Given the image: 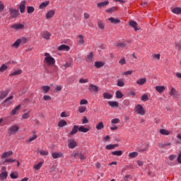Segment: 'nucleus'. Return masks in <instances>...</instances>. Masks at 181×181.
<instances>
[{"label": "nucleus", "mask_w": 181, "mask_h": 181, "mask_svg": "<svg viewBox=\"0 0 181 181\" xmlns=\"http://www.w3.org/2000/svg\"><path fill=\"white\" fill-rule=\"evenodd\" d=\"M44 56L45 57L44 62H45L48 66H53V64L56 63L54 58H53L49 53L45 52Z\"/></svg>", "instance_id": "1"}, {"label": "nucleus", "mask_w": 181, "mask_h": 181, "mask_svg": "<svg viewBox=\"0 0 181 181\" xmlns=\"http://www.w3.org/2000/svg\"><path fill=\"white\" fill-rule=\"evenodd\" d=\"M135 111L136 114H139V115H145L146 112L145 111V109H144V107L142 106V105H139V104L135 106Z\"/></svg>", "instance_id": "2"}, {"label": "nucleus", "mask_w": 181, "mask_h": 181, "mask_svg": "<svg viewBox=\"0 0 181 181\" xmlns=\"http://www.w3.org/2000/svg\"><path fill=\"white\" fill-rule=\"evenodd\" d=\"M10 18L11 19H15V18H18L19 16V10H16L13 8H9Z\"/></svg>", "instance_id": "3"}, {"label": "nucleus", "mask_w": 181, "mask_h": 181, "mask_svg": "<svg viewBox=\"0 0 181 181\" xmlns=\"http://www.w3.org/2000/svg\"><path fill=\"white\" fill-rule=\"evenodd\" d=\"M21 129V127L18 125H13L8 128L9 135H15Z\"/></svg>", "instance_id": "4"}, {"label": "nucleus", "mask_w": 181, "mask_h": 181, "mask_svg": "<svg viewBox=\"0 0 181 181\" xmlns=\"http://www.w3.org/2000/svg\"><path fill=\"white\" fill-rule=\"evenodd\" d=\"M76 146H77V142L76 141V140H74V139H69L68 148H69V149H74Z\"/></svg>", "instance_id": "5"}, {"label": "nucleus", "mask_w": 181, "mask_h": 181, "mask_svg": "<svg viewBox=\"0 0 181 181\" xmlns=\"http://www.w3.org/2000/svg\"><path fill=\"white\" fill-rule=\"evenodd\" d=\"M11 28L15 30H22V29H25V25L22 23H15L11 26Z\"/></svg>", "instance_id": "6"}, {"label": "nucleus", "mask_w": 181, "mask_h": 181, "mask_svg": "<svg viewBox=\"0 0 181 181\" xmlns=\"http://www.w3.org/2000/svg\"><path fill=\"white\" fill-rule=\"evenodd\" d=\"M13 99V95H11L8 98H7L6 100H4L2 103V105L4 107H6V105H10V104H12V100Z\"/></svg>", "instance_id": "7"}, {"label": "nucleus", "mask_w": 181, "mask_h": 181, "mask_svg": "<svg viewBox=\"0 0 181 181\" xmlns=\"http://www.w3.org/2000/svg\"><path fill=\"white\" fill-rule=\"evenodd\" d=\"M18 8L20 9L21 13H25V9H26V1H21L18 6Z\"/></svg>", "instance_id": "8"}, {"label": "nucleus", "mask_w": 181, "mask_h": 181, "mask_svg": "<svg viewBox=\"0 0 181 181\" xmlns=\"http://www.w3.org/2000/svg\"><path fill=\"white\" fill-rule=\"evenodd\" d=\"M107 5H110V1L106 0L103 2H100L97 4V8L102 9V8H105Z\"/></svg>", "instance_id": "9"}, {"label": "nucleus", "mask_w": 181, "mask_h": 181, "mask_svg": "<svg viewBox=\"0 0 181 181\" xmlns=\"http://www.w3.org/2000/svg\"><path fill=\"white\" fill-rule=\"evenodd\" d=\"M88 90L90 93H98V86L94 84H90L88 87Z\"/></svg>", "instance_id": "10"}, {"label": "nucleus", "mask_w": 181, "mask_h": 181, "mask_svg": "<svg viewBox=\"0 0 181 181\" xmlns=\"http://www.w3.org/2000/svg\"><path fill=\"white\" fill-rule=\"evenodd\" d=\"M59 52H69L70 50V47L66 45H62L58 47Z\"/></svg>", "instance_id": "11"}, {"label": "nucleus", "mask_w": 181, "mask_h": 181, "mask_svg": "<svg viewBox=\"0 0 181 181\" xmlns=\"http://www.w3.org/2000/svg\"><path fill=\"white\" fill-rule=\"evenodd\" d=\"M129 25L132 28H134L135 32H137V30H139V28H138V23L134 21H130Z\"/></svg>", "instance_id": "12"}, {"label": "nucleus", "mask_w": 181, "mask_h": 181, "mask_svg": "<svg viewBox=\"0 0 181 181\" xmlns=\"http://www.w3.org/2000/svg\"><path fill=\"white\" fill-rule=\"evenodd\" d=\"M54 13H56L54 10H50L46 13L45 17L47 19H52L54 16Z\"/></svg>", "instance_id": "13"}, {"label": "nucleus", "mask_w": 181, "mask_h": 181, "mask_svg": "<svg viewBox=\"0 0 181 181\" xmlns=\"http://www.w3.org/2000/svg\"><path fill=\"white\" fill-rule=\"evenodd\" d=\"M108 21H110V23H114L115 25H117V23H121V20L118 18L111 17L108 18Z\"/></svg>", "instance_id": "14"}, {"label": "nucleus", "mask_w": 181, "mask_h": 181, "mask_svg": "<svg viewBox=\"0 0 181 181\" xmlns=\"http://www.w3.org/2000/svg\"><path fill=\"white\" fill-rule=\"evenodd\" d=\"M53 159H59V158H63V153L62 152H55L52 153Z\"/></svg>", "instance_id": "15"}, {"label": "nucleus", "mask_w": 181, "mask_h": 181, "mask_svg": "<svg viewBox=\"0 0 181 181\" xmlns=\"http://www.w3.org/2000/svg\"><path fill=\"white\" fill-rule=\"evenodd\" d=\"M9 94V90H6L0 92V100H4Z\"/></svg>", "instance_id": "16"}, {"label": "nucleus", "mask_w": 181, "mask_h": 181, "mask_svg": "<svg viewBox=\"0 0 181 181\" xmlns=\"http://www.w3.org/2000/svg\"><path fill=\"white\" fill-rule=\"evenodd\" d=\"M77 132H78V126L74 125V127L72 128L69 135H71V136H73V135H76V134H77Z\"/></svg>", "instance_id": "17"}, {"label": "nucleus", "mask_w": 181, "mask_h": 181, "mask_svg": "<svg viewBox=\"0 0 181 181\" xmlns=\"http://www.w3.org/2000/svg\"><path fill=\"white\" fill-rule=\"evenodd\" d=\"M8 177V172L6 171H2L1 173H0V180H6V178Z\"/></svg>", "instance_id": "18"}, {"label": "nucleus", "mask_w": 181, "mask_h": 181, "mask_svg": "<svg viewBox=\"0 0 181 181\" xmlns=\"http://www.w3.org/2000/svg\"><path fill=\"white\" fill-rule=\"evenodd\" d=\"M21 105H18L16 106L14 109L11 110V115H16L18 114V112L21 110Z\"/></svg>", "instance_id": "19"}, {"label": "nucleus", "mask_w": 181, "mask_h": 181, "mask_svg": "<svg viewBox=\"0 0 181 181\" xmlns=\"http://www.w3.org/2000/svg\"><path fill=\"white\" fill-rule=\"evenodd\" d=\"M107 104L112 108H117L119 105V103L117 101H109Z\"/></svg>", "instance_id": "20"}, {"label": "nucleus", "mask_w": 181, "mask_h": 181, "mask_svg": "<svg viewBox=\"0 0 181 181\" xmlns=\"http://www.w3.org/2000/svg\"><path fill=\"white\" fill-rule=\"evenodd\" d=\"M50 36H52V34L47 31H45L42 35L43 39H46V40H49V39H50Z\"/></svg>", "instance_id": "21"}, {"label": "nucleus", "mask_w": 181, "mask_h": 181, "mask_svg": "<svg viewBox=\"0 0 181 181\" xmlns=\"http://www.w3.org/2000/svg\"><path fill=\"white\" fill-rule=\"evenodd\" d=\"M165 86H156V90L160 94L165 91Z\"/></svg>", "instance_id": "22"}, {"label": "nucleus", "mask_w": 181, "mask_h": 181, "mask_svg": "<svg viewBox=\"0 0 181 181\" xmlns=\"http://www.w3.org/2000/svg\"><path fill=\"white\" fill-rule=\"evenodd\" d=\"M13 153H12V151L5 152L1 155V159H6V158H9V156H11Z\"/></svg>", "instance_id": "23"}, {"label": "nucleus", "mask_w": 181, "mask_h": 181, "mask_svg": "<svg viewBox=\"0 0 181 181\" xmlns=\"http://www.w3.org/2000/svg\"><path fill=\"white\" fill-rule=\"evenodd\" d=\"M145 83H146V78H141L136 81V84H138V86H144Z\"/></svg>", "instance_id": "24"}, {"label": "nucleus", "mask_w": 181, "mask_h": 181, "mask_svg": "<svg viewBox=\"0 0 181 181\" xmlns=\"http://www.w3.org/2000/svg\"><path fill=\"white\" fill-rule=\"evenodd\" d=\"M98 26L99 29H101L103 30L105 28V24L104 23V22H103L102 20H98Z\"/></svg>", "instance_id": "25"}, {"label": "nucleus", "mask_w": 181, "mask_h": 181, "mask_svg": "<svg viewBox=\"0 0 181 181\" xmlns=\"http://www.w3.org/2000/svg\"><path fill=\"white\" fill-rule=\"evenodd\" d=\"M158 146L162 149L163 148H166L168 146H170L172 145L171 143H158Z\"/></svg>", "instance_id": "26"}, {"label": "nucleus", "mask_w": 181, "mask_h": 181, "mask_svg": "<svg viewBox=\"0 0 181 181\" xmlns=\"http://www.w3.org/2000/svg\"><path fill=\"white\" fill-rule=\"evenodd\" d=\"M49 4H50L49 1H45L42 2L39 6L40 9H45V8H46L49 5Z\"/></svg>", "instance_id": "27"}, {"label": "nucleus", "mask_w": 181, "mask_h": 181, "mask_svg": "<svg viewBox=\"0 0 181 181\" xmlns=\"http://www.w3.org/2000/svg\"><path fill=\"white\" fill-rule=\"evenodd\" d=\"M169 94H170V95H171V97H177V90H176V89L175 88H172Z\"/></svg>", "instance_id": "28"}, {"label": "nucleus", "mask_w": 181, "mask_h": 181, "mask_svg": "<svg viewBox=\"0 0 181 181\" xmlns=\"http://www.w3.org/2000/svg\"><path fill=\"white\" fill-rule=\"evenodd\" d=\"M107 151H111V149H115V148H118V144H109L105 146Z\"/></svg>", "instance_id": "29"}, {"label": "nucleus", "mask_w": 181, "mask_h": 181, "mask_svg": "<svg viewBox=\"0 0 181 181\" xmlns=\"http://www.w3.org/2000/svg\"><path fill=\"white\" fill-rule=\"evenodd\" d=\"M159 132L161 135H165V136L170 135V132L165 129H160Z\"/></svg>", "instance_id": "30"}, {"label": "nucleus", "mask_w": 181, "mask_h": 181, "mask_svg": "<svg viewBox=\"0 0 181 181\" xmlns=\"http://www.w3.org/2000/svg\"><path fill=\"white\" fill-rule=\"evenodd\" d=\"M61 67L63 70H66V69H69V67H71V63L66 62L65 64H62Z\"/></svg>", "instance_id": "31"}, {"label": "nucleus", "mask_w": 181, "mask_h": 181, "mask_svg": "<svg viewBox=\"0 0 181 181\" xmlns=\"http://www.w3.org/2000/svg\"><path fill=\"white\" fill-rule=\"evenodd\" d=\"M41 89L45 93V94H47L49 91L50 90V86H43L41 87Z\"/></svg>", "instance_id": "32"}, {"label": "nucleus", "mask_w": 181, "mask_h": 181, "mask_svg": "<svg viewBox=\"0 0 181 181\" xmlns=\"http://www.w3.org/2000/svg\"><path fill=\"white\" fill-rule=\"evenodd\" d=\"M173 13H175L176 15H180L181 13V8L175 7L172 10Z\"/></svg>", "instance_id": "33"}, {"label": "nucleus", "mask_w": 181, "mask_h": 181, "mask_svg": "<svg viewBox=\"0 0 181 181\" xmlns=\"http://www.w3.org/2000/svg\"><path fill=\"white\" fill-rule=\"evenodd\" d=\"M95 128L98 131H101V129H104V123H103V122H99L96 125Z\"/></svg>", "instance_id": "34"}, {"label": "nucleus", "mask_w": 181, "mask_h": 181, "mask_svg": "<svg viewBox=\"0 0 181 181\" xmlns=\"http://www.w3.org/2000/svg\"><path fill=\"white\" fill-rule=\"evenodd\" d=\"M127 46V42H119L116 45V47H118L119 49H124Z\"/></svg>", "instance_id": "35"}, {"label": "nucleus", "mask_w": 181, "mask_h": 181, "mask_svg": "<svg viewBox=\"0 0 181 181\" xmlns=\"http://www.w3.org/2000/svg\"><path fill=\"white\" fill-rule=\"evenodd\" d=\"M19 74H22V69L15 71L14 72L10 74L9 76L10 77H12V76H19Z\"/></svg>", "instance_id": "36"}, {"label": "nucleus", "mask_w": 181, "mask_h": 181, "mask_svg": "<svg viewBox=\"0 0 181 181\" xmlns=\"http://www.w3.org/2000/svg\"><path fill=\"white\" fill-rule=\"evenodd\" d=\"M78 131L79 132H83L84 134H86V132H88L90 129H88V128L81 126L80 127H78Z\"/></svg>", "instance_id": "37"}, {"label": "nucleus", "mask_w": 181, "mask_h": 181, "mask_svg": "<svg viewBox=\"0 0 181 181\" xmlns=\"http://www.w3.org/2000/svg\"><path fill=\"white\" fill-rule=\"evenodd\" d=\"M103 98H105V100H111V98H112V95L109 93H104Z\"/></svg>", "instance_id": "38"}, {"label": "nucleus", "mask_w": 181, "mask_h": 181, "mask_svg": "<svg viewBox=\"0 0 181 181\" xmlns=\"http://www.w3.org/2000/svg\"><path fill=\"white\" fill-rule=\"evenodd\" d=\"M66 125H67V122H66V120H60L58 123V127L60 128H62V127H66Z\"/></svg>", "instance_id": "39"}, {"label": "nucleus", "mask_w": 181, "mask_h": 181, "mask_svg": "<svg viewBox=\"0 0 181 181\" xmlns=\"http://www.w3.org/2000/svg\"><path fill=\"white\" fill-rule=\"evenodd\" d=\"M78 110L80 114H83V112H86V111H87V107L86 106H80L78 107Z\"/></svg>", "instance_id": "40"}, {"label": "nucleus", "mask_w": 181, "mask_h": 181, "mask_svg": "<svg viewBox=\"0 0 181 181\" xmlns=\"http://www.w3.org/2000/svg\"><path fill=\"white\" fill-rule=\"evenodd\" d=\"M117 87H124V86H125V82H124V80L122 79H119L117 80Z\"/></svg>", "instance_id": "41"}, {"label": "nucleus", "mask_w": 181, "mask_h": 181, "mask_svg": "<svg viewBox=\"0 0 181 181\" xmlns=\"http://www.w3.org/2000/svg\"><path fill=\"white\" fill-rule=\"evenodd\" d=\"M10 177L11 179H18V177H19V174L18 173V172L11 173L10 175Z\"/></svg>", "instance_id": "42"}, {"label": "nucleus", "mask_w": 181, "mask_h": 181, "mask_svg": "<svg viewBox=\"0 0 181 181\" xmlns=\"http://www.w3.org/2000/svg\"><path fill=\"white\" fill-rule=\"evenodd\" d=\"M79 40H78V45H84V37L81 35L78 36Z\"/></svg>", "instance_id": "43"}, {"label": "nucleus", "mask_w": 181, "mask_h": 181, "mask_svg": "<svg viewBox=\"0 0 181 181\" xmlns=\"http://www.w3.org/2000/svg\"><path fill=\"white\" fill-rule=\"evenodd\" d=\"M136 156H138V152H132L129 153V158H130L131 159H135Z\"/></svg>", "instance_id": "44"}, {"label": "nucleus", "mask_w": 181, "mask_h": 181, "mask_svg": "<svg viewBox=\"0 0 181 181\" xmlns=\"http://www.w3.org/2000/svg\"><path fill=\"white\" fill-rule=\"evenodd\" d=\"M61 118H67L70 117V113L69 112H62L60 115Z\"/></svg>", "instance_id": "45"}, {"label": "nucleus", "mask_w": 181, "mask_h": 181, "mask_svg": "<svg viewBox=\"0 0 181 181\" xmlns=\"http://www.w3.org/2000/svg\"><path fill=\"white\" fill-rule=\"evenodd\" d=\"M30 110H28V112L23 114L22 118L23 119H28V118L30 117Z\"/></svg>", "instance_id": "46"}, {"label": "nucleus", "mask_w": 181, "mask_h": 181, "mask_svg": "<svg viewBox=\"0 0 181 181\" xmlns=\"http://www.w3.org/2000/svg\"><path fill=\"white\" fill-rule=\"evenodd\" d=\"M95 66H96L97 69H100V68L104 66V62H95Z\"/></svg>", "instance_id": "47"}, {"label": "nucleus", "mask_w": 181, "mask_h": 181, "mask_svg": "<svg viewBox=\"0 0 181 181\" xmlns=\"http://www.w3.org/2000/svg\"><path fill=\"white\" fill-rule=\"evenodd\" d=\"M93 52H90V53L87 56L86 62H88V63H91V62H93Z\"/></svg>", "instance_id": "48"}, {"label": "nucleus", "mask_w": 181, "mask_h": 181, "mask_svg": "<svg viewBox=\"0 0 181 181\" xmlns=\"http://www.w3.org/2000/svg\"><path fill=\"white\" fill-rule=\"evenodd\" d=\"M42 166H43V163L40 162L38 164L34 165L33 168L35 169V170H39Z\"/></svg>", "instance_id": "49"}, {"label": "nucleus", "mask_w": 181, "mask_h": 181, "mask_svg": "<svg viewBox=\"0 0 181 181\" xmlns=\"http://www.w3.org/2000/svg\"><path fill=\"white\" fill-rule=\"evenodd\" d=\"M115 95L117 98H122L124 97V94L120 90H117L115 93Z\"/></svg>", "instance_id": "50"}, {"label": "nucleus", "mask_w": 181, "mask_h": 181, "mask_svg": "<svg viewBox=\"0 0 181 181\" xmlns=\"http://www.w3.org/2000/svg\"><path fill=\"white\" fill-rule=\"evenodd\" d=\"M28 13H33L35 12V7L33 6H28L27 7Z\"/></svg>", "instance_id": "51"}, {"label": "nucleus", "mask_w": 181, "mask_h": 181, "mask_svg": "<svg viewBox=\"0 0 181 181\" xmlns=\"http://www.w3.org/2000/svg\"><path fill=\"white\" fill-rule=\"evenodd\" d=\"M112 155H115L116 156H121L122 155V151H112Z\"/></svg>", "instance_id": "52"}, {"label": "nucleus", "mask_w": 181, "mask_h": 181, "mask_svg": "<svg viewBox=\"0 0 181 181\" xmlns=\"http://www.w3.org/2000/svg\"><path fill=\"white\" fill-rule=\"evenodd\" d=\"M6 70H8V66H6V64L1 65L0 67V73H4Z\"/></svg>", "instance_id": "53"}, {"label": "nucleus", "mask_w": 181, "mask_h": 181, "mask_svg": "<svg viewBox=\"0 0 181 181\" xmlns=\"http://www.w3.org/2000/svg\"><path fill=\"white\" fill-rule=\"evenodd\" d=\"M19 45H21V40L18 39L12 45V47H19Z\"/></svg>", "instance_id": "54"}, {"label": "nucleus", "mask_w": 181, "mask_h": 181, "mask_svg": "<svg viewBox=\"0 0 181 181\" xmlns=\"http://www.w3.org/2000/svg\"><path fill=\"white\" fill-rule=\"evenodd\" d=\"M116 10H117V8L112 7V8L106 9V12H107L108 13H112V12H115Z\"/></svg>", "instance_id": "55"}, {"label": "nucleus", "mask_w": 181, "mask_h": 181, "mask_svg": "<svg viewBox=\"0 0 181 181\" xmlns=\"http://www.w3.org/2000/svg\"><path fill=\"white\" fill-rule=\"evenodd\" d=\"M40 154L42 155V156H47L49 155V151H46L44 150H40Z\"/></svg>", "instance_id": "56"}, {"label": "nucleus", "mask_w": 181, "mask_h": 181, "mask_svg": "<svg viewBox=\"0 0 181 181\" xmlns=\"http://www.w3.org/2000/svg\"><path fill=\"white\" fill-rule=\"evenodd\" d=\"M141 101H148L149 100V98L148 97V95L144 94L141 97Z\"/></svg>", "instance_id": "57"}, {"label": "nucleus", "mask_w": 181, "mask_h": 181, "mask_svg": "<svg viewBox=\"0 0 181 181\" xmlns=\"http://www.w3.org/2000/svg\"><path fill=\"white\" fill-rule=\"evenodd\" d=\"M149 147V144H146V147L144 148H139L138 150L139 152H145V151H148V148Z\"/></svg>", "instance_id": "58"}, {"label": "nucleus", "mask_w": 181, "mask_h": 181, "mask_svg": "<svg viewBox=\"0 0 181 181\" xmlns=\"http://www.w3.org/2000/svg\"><path fill=\"white\" fill-rule=\"evenodd\" d=\"M86 104H88V101L86 99H82L80 101V105H86Z\"/></svg>", "instance_id": "59"}, {"label": "nucleus", "mask_w": 181, "mask_h": 181, "mask_svg": "<svg viewBox=\"0 0 181 181\" xmlns=\"http://www.w3.org/2000/svg\"><path fill=\"white\" fill-rule=\"evenodd\" d=\"M4 9H5V5L4 4V2L0 1V12H4Z\"/></svg>", "instance_id": "60"}, {"label": "nucleus", "mask_w": 181, "mask_h": 181, "mask_svg": "<svg viewBox=\"0 0 181 181\" xmlns=\"http://www.w3.org/2000/svg\"><path fill=\"white\" fill-rule=\"evenodd\" d=\"M153 59H156V60H159L160 59V54H153L152 55Z\"/></svg>", "instance_id": "61"}, {"label": "nucleus", "mask_w": 181, "mask_h": 181, "mask_svg": "<svg viewBox=\"0 0 181 181\" xmlns=\"http://www.w3.org/2000/svg\"><path fill=\"white\" fill-rule=\"evenodd\" d=\"M119 63L121 66H124V64H127V61H125V58H123L119 61Z\"/></svg>", "instance_id": "62"}, {"label": "nucleus", "mask_w": 181, "mask_h": 181, "mask_svg": "<svg viewBox=\"0 0 181 181\" xmlns=\"http://www.w3.org/2000/svg\"><path fill=\"white\" fill-rule=\"evenodd\" d=\"M43 98L45 101H50V100H52V97H50V95H44Z\"/></svg>", "instance_id": "63"}, {"label": "nucleus", "mask_w": 181, "mask_h": 181, "mask_svg": "<svg viewBox=\"0 0 181 181\" xmlns=\"http://www.w3.org/2000/svg\"><path fill=\"white\" fill-rule=\"evenodd\" d=\"M119 119L118 118L113 119L111 121V124H119Z\"/></svg>", "instance_id": "64"}]
</instances>
